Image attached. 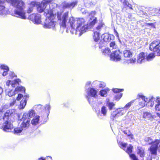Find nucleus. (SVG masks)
I'll list each match as a JSON object with an SVG mask.
<instances>
[{"label": "nucleus", "instance_id": "f257e3e1", "mask_svg": "<svg viewBox=\"0 0 160 160\" xmlns=\"http://www.w3.org/2000/svg\"><path fill=\"white\" fill-rule=\"evenodd\" d=\"M57 12V18L60 21V25L63 28H67L66 32L71 28L70 31L72 34L74 33L81 36L83 33L86 32L88 29V26L85 24V22L83 18H74L71 17L68 18V12H65L62 15V12Z\"/></svg>", "mask_w": 160, "mask_h": 160}, {"label": "nucleus", "instance_id": "f03ea898", "mask_svg": "<svg viewBox=\"0 0 160 160\" xmlns=\"http://www.w3.org/2000/svg\"><path fill=\"white\" fill-rule=\"evenodd\" d=\"M9 1H10L12 5L16 8L14 11L16 17L22 19H26L24 2L22 0H8V2Z\"/></svg>", "mask_w": 160, "mask_h": 160}, {"label": "nucleus", "instance_id": "7ed1b4c3", "mask_svg": "<svg viewBox=\"0 0 160 160\" xmlns=\"http://www.w3.org/2000/svg\"><path fill=\"white\" fill-rule=\"evenodd\" d=\"M44 15L46 17V22L44 25L45 28L55 29L56 22L53 21L55 16L52 11L46 10Z\"/></svg>", "mask_w": 160, "mask_h": 160}, {"label": "nucleus", "instance_id": "20e7f679", "mask_svg": "<svg viewBox=\"0 0 160 160\" xmlns=\"http://www.w3.org/2000/svg\"><path fill=\"white\" fill-rule=\"evenodd\" d=\"M144 140L149 145L152 144L149 150L152 155H156L158 146L160 142V140H156L154 142H153L152 140L150 137L145 138Z\"/></svg>", "mask_w": 160, "mask_h": 160}, {"label": "nucleus", "instance_id": "39448f33", "mask_svg": "<svg viewBox=\"0 0 160 160\" xmlns=\"http://www.w3.org/2000/svg\"><path fill=\"white\" fill-rule=\"evenodd\" d=\"M18 117V119L20 118V115L17 114L15 109H10L6 111L3 117L4 121L8 120L11 121H14Z\"/></svg>", "mask_w": 160, "mask_h": 160}, {"label": "nucleus", "instance_id": "423d86ee", "mask_svg": "<svg viewBox=\"0 0 160 160\" xmlns=\"http://www.w3.org/2000/svg\"><path fill=\"white\" fill-rule=\"evenodd\" d=\"M114 38V37L113 35H110L108 33H105L103 34L101 36V38L102 39L99 40L100 42L99 43H97L95 45L96 47H99L100 48H102L103 46L105 45V42H109L111 40H112Z\"/></svg>", "mask_w": 160, "mask_h": 160}, {"label": "nucleus", "instance_id": "0eeeda50", "mask_svg": "<svg viewBox=\"0 0 160 160\" xmlns=\"http://www.w3.org/2000/svg\"><path fill=\"white\" fill-rule=\"evenodd\" d=\"M127 143L121 142L120 143V148L125 151L129 155V156L132 160H138V158L133 154H131L132 152V149L133 147L131 145L128 147L126 149V147L127 146Z\"/></svg>", "mask_w": 160, "mask_h": 160}, {"label": "nucleus", "instance_id": "6e6552de", "mask_svg": "<svg viewBox=\"0 0 160 160\" xmlns=\"http://www.w3.org/2000/svg\"><path fill=\"white\" fill-rule=\"evenodd\" d=\"M27 118V115L26 113H23L21 118H20L18 120L22 121L20 127L22 129L25 130L28 129L30 125L31 119Z\"/></svg>", "mask_w": 160, "mask_h": 160}, {"label": "nucleus", "instance_id": "1a4fd4ad", "mask_svg": "<svg viewBox=\"0 0 160 160\" xmlns=\"http://www.w3.org/2000/svg\"><path fill=\"white\" fill-rule=\"evenodd\" d=\"M80 10L83 14H86L87 15H89L90 18V25L91 26L94 25L97 22V18L94 17V15L95 14V12L92 11L90 13L83 8H81Z\"/></svg>", "mask_w": 160, "mask_h": 160}, {"label": "nucleus", "instance_id": "9d476101", "mask_svg": "<svg viewBox=\"0 0 160 160\" xmlns=\"http://www.w3.org/2000/svg\"><path fill=\"white\" fill-rule=\"evenodd\" d=\"M78 3V1L77 0L71 2H67L64 1L62 3L60 7L63 9L68 8L70 10H72L77 6Z\"/></svg>", "mask_w": 160, "mask_h": 160}, {"label": "nucleus", "instance_id": "9b49d317", "mask_svg": "<svg viewBox=\"0 0 160 160\" xmlns=\"http://www.w3.org/2000/svg\"><path fill=\"white\" fill-rule=\"evenodd\" d=\"M150 49L153 52H158V55L160 56V42L159 41H154L150 45Z\"/></svg>", "mask_w": 160, "mask_h": 160}, {"label": "nucleus", "instance_id": "f8f14e48", "mask_svg": "<svg viewBox=\"0 0 160 160\" xmlns=\"http://www.w3.org/2000/svg\"><path fill=\"white\" fill-rule=\"evenodd\" d=\"M51 0H44L42 2L41 4H39L37 7V10L40 12H43L44 10V12L46 11V10L51 11V9L50 8V10H48V9L45 10V8H46L47 5L51 2Z\"/></svg>", "mask_w": 160, "mask_h": 160}, {"label": "nucleus", "instance_id": "ddd939ff", "mask_svg": "<svg viewBox=\"0 0 160 160\" xmlns=\"http://www.w3.org/2000/svg\"><path fill=\"white\" fill-rule=\"evenodd\" d=\"M137 153L141 158V160H144V158L145 155V149L142 148L138 147L137 150ZM152 157L150 155L147 156L146 159L145 160H152Z\"/></svg>", "mask_w": 160, "mask_h": 160}, {"label": "nucleus", "instance_id": "4468645a", "mask_svg": "<svg viewBox=\"0 0 160 160\" xmlns=\"http://www.w3.org/2000/svg\"><path fill=\"white\" fill-rule=\"evenodd\" d=\"M110 58L111 60L114 62L120 61L121 58L119 50L117 49L114 51L110 55Z\"/></svg>", "mask_w": 160, "mask_h": 160}, {"label": "nucleus", "instance_id": "2eb2a0df", "mask_svg": "<svg viewBox=\"0 0 160 160\" xmlns=\"http://www.w3.org/2000/svg\"><path fill=\"white\" fill-rule=\"evenodd\" d=\"M121 2L123 4V8L122 9L123 11L127 12L128 10H129V12H132L131 11L133 10L132 6L131 4H129L128 0H121Z\"/></svg>", "mask_w": 160, "mask_h": 160}, {"label": "nucleus", "instance_id": "dca6fc26", "mask_svg": "<svg viewBox=\"0 0 160 160\" xmlns=\"http://www.w3.org/2000/svg\"><path fill=\"white\" fill-rule=\"evenodd\" d=\"M30 19L35 24H38L41 22V15L38 14H32L29 17Z\"/></svg>", "mask_w": 160, "mask_h": 160}, {"label": "nucleus", "instance_id": "f3484780", "mask_svg": "<svg viewBox=\"0 0 160 160\" xmlns=\"http://www.w3.org/2000/svg\"><path fill=\"white\" fill-rule=\"evenodd\" d=\"M4 121L5 122L3 124L2 127L3 130L5 132H10L13 128V125L11 123V121L6 120Z\"/></svg>", "mask_w": 160, "mask_h": 160}, {"label": "nucleus", "instance_id": "a211bd4d", "mask_svg": "<svg viewBox=\"0 0 160 160\" xmlns=\"http://www.w3.org/2000/svg\"><path fill=\"white\" fill-rule=\"evenodd\" d=\"M147 53L143 52L140 53L138 57L137 63L141 64L145 62L146 60Z\"/></svg>", "mask_w": 160, "mask_h": 160}, {"label": "nucleus", "instance_id": "6ab92c4d", "mask_svg": "<svg viewBox=\"0 0 160 160\" xmlns=\"http://www.w3.org/2000/svg\"><path fill=\"white\" fill-rule=\"evenodd\" d=\"M28 95L24 96L23 99L20 102V104L18 106V108L19 109H22L24 108L27 104V98H28Z\"/></svg>", "mask_w": 160, "mask_h": 160}, {"label": "nucleus", "instance_id": "aec40b11", "mask_svg": "<svg viewBox=\"0 0 160 160\" xmlns=\"http://www.w3.org/2000/svg\"><path fill=\"white\" fill-rule=\"evenodd\" d=\"M87 96L95 98L97 93V90L93 88H89L87 91Z\"/></svg>", "mask_w": 160, "mask_h": 160}, {"label": "nucleus", "instance_id": "412c9836", "mask_svg": "<svg viewBox=\"0 0 160 160\" xmlns=\"http://www.w3.org/2000/svg\"><path fill=\"white\" fill-rule=\"evenodd\" d=\"M5 1L8 2V0H0V15H5L7 13V11L3 5Z\"/></svg>", "mask_w": 160, "mask_h": 160}, {"label": "nucleus", "instance_id": "4be33fe9", "mask_svg": "<svg viewBox=\"0 0 160 160\" xmlns=\"http://www.w3.org/2000/svg\"><path fill=\"white\" fill-rule=\"evenodd\" d=\"M107 107L104 106H103L101 107V112L99 111V112L97 113V115L98 117L100 118L102 116H105L107 115Z\"/></svg>", "mask_w": 160, "mask_h": 160}, {"label": "nucleus", "instance_id": "5701e85b", "mask_svg": "<svg viewBox=\"0 0 160 160\" xmlns=\"http://www.w3.org/2000/svg\"><path fill=\"white\" fill-rule=\"evenodd\" d=\"M84 2L86 7L87 8L93 7L96 4V0H84Z\"/></svg>", "mask_w": 160, "mask_h": 160}, {"label": "nucleus", "instance_id": "b1692460", "mask_svg": "<svg viewBox=\"0 0 160 160\" xmlns=\"http://www.w3.org/2000/svg\"><path fill=\"white\" fill-rule=\"evenodd\" d=\"M157 103L155 106V109L156 111H160V97H157L156 100Z\"/></svg>", "mask_w": 160, "mask_h": 160}, {"label": "nucleus", "instance_id": "393cba45", "mask_svg": "<svg viewBox=\"0 0 160 160\" xmlns=\"http://www.w3.org/2000/svg\"><path fill=\"white\" fill-rule=\"evenodd\" d=\"M100 34L98 32L95 31L94 32L93 36L94 41L96 42H97V43L98 42V43H99L100 42L99 40H101V39H99Z\"/></svg>", "mask_w": 160, "mask_h": 160}, {"label": "nucleus", "instance_id": "a878e982", "mask_svg": "<svg viewBox=\"0 0 160 160\" xmlns=\"http://www.w3.org/2000/svg\"><path fill=\"white\" fill-rule=\"evenodd\" d=\"M115 111L116 112H117L118 115H119V116L122 115L126 112V110L124 109L123 108H117Z\"/></svg>", "mask_w": 160, "mask_h": 160}, {"label": "nucleus", "instance_id": "bb28decb", "mask_svg": "<svg viewBox=\"0 0 160 160\" xmlns=\"http://www.w3.org/2000/svg\"><path fill=\"white\" fill-rule=\"evenodd\" d=\"M40 116L38 115L36 116L31 121V123L32 125H37L39 120Z\"/></svg>", "mask_w": 160, "mask_h": 160}, {"label": "nucleus", "instance_id": "cd10ccee", "mask_svg": "<svg viewBox=\"0 0 160 160\" xmlns=\"http://www.w3.org/2000/svg\"><path fill=\"white\" fill-rule=\"evenodd\" d=\"M155 117H156L152 115L151 113L149 112H146L143 113V118H144L149 119L151 118H154Z\"/></svg>", "mask_w": 160, "mask_h": 160}, {"label": "nucleus", "instance_id": "c85d7f7f", "mask_svg": "<svg viewBox=\"0 0 160 160\" xmlns=\"http://www.w3.org/2000/svg\"><path fill=\"white\" fill-rule=\"evenodd\" d=\"M24 113H26L27 115L28 118H30L34 117L35 115V112L32 109L28 111V112H25Z\"/></svg>", "mask_w": 160, "mask_h": 160}, {"label": "nucleus", "instance_id": "c756f323", "mask_svg": "<svg viewBox=\"0 0 160 160\" xmlns=\"http://www.w3.org/2000/svg\"><path fill=\"white\" fill-rule=\"evenodd\" d=\"M106 101V105L109 108V110H112V109L113 107L115 105V104L112 102H110L109 99H107Z\"/></svg>", "mask_w": 160, "mask_h": 160}, {"label": "nucleus", "instance_id": "7c9ffc66", "mask_svg": "<svg viewBox=\"0 0 160 160\" xmlns=\"http://www.w3.org/2000/svg\"><path fill=\"white\" fill-rule=\"evenodd\" d=\"M36 5V3L35 2H32L30 3L29 6L28 7V9L27 10V12L28 13H30L31 12L33 9V7Z\"/></svg>", "mask_w": 160, "mask_h": 160}, {"label": "nucleus", "instance_id": "2f4dec72", "mask_svg": "<svg viewBox=\"0 0 160 160\" xmlns=\"http://www.w3.org/2000/svg\"><path fill=\"white\" fill-rule=\"evenodd\" d=\"M123 55L125 57L130 58L132 57V52L129 50H126L123 51Z\"/></svg>", "mask_w": 160, "mask_h": 160}, {"label": "nucleus", "instance_id": "473e14b6", "mask_svg": "<svg viewBox=\"0 0 160 160\" xmlns=\"http://www.w3.org/2000/svg\"><path fill=\"white\" fill-rule=\"evenodd\" d=\"M155 56L153 53H151L147 55L146 56V60L147 61H150L152 60L154 58Z\"/></svg>", "mask_w": 160, "mask_h": 160}, {"label": "nucleus", "instance_id": "72a5a7b5", "mask_svg": "<svg viewBox=\"0 0 160 160\" xmlns=\"http://www.w3.org/2000/svg\"><path fill=\"white\" fill-rule=\"evenodd\" d=\"M44 108L46 112L47 117H48L50 113L51 109V106L49 104L46 105L44 106Z\"/></svg>", "mask_w": 160, "mask_h": 160}, {"label": "nucleus", "instance_id": "f704fd0d", "mask_svg": "<svg viewBox=\"0 0 160 160\" xmlns=\"http://www.w3.org/2000/svg\"><path fill=\"white\" fill-rule=\"evenodd\" d=\"M109 91L108 88H106L100 91V94L101 96L105 97L107 95V92Z\"/></svg>", "mask_w": 160, "mask_h": 160}, {"label": "nucleus", "instance_id": "c9c22d12", "mask_svg": "<svg viewBox=\"0 0 160 160\" xmlns=\"http://www.w3.org/2000/svg\"><path fill=\"white\" fill-rule=\"evenodd\" d=\"M20 82V80L19 79H16L13 81H11V86L12 87H15L18 84V82Z\"/></svg>", "mask_w": 160, "mask_h": 160}, {"label": "nucleus", "instance_id": "e433bc0d", "mask_svg": "<svg viewBox=\"0 0 160 160\" xmlns=\"http://www.w3.org/2000/svg\"><path fill=\"white\" fill-rule=\"evenodd\" d=\"M25 92V89L22 86H18L15 89V92Z\"/></svg>", "mask_w": 160, "mask_h": 160}, {"label": "nucleus", "instance_id": "4c0bfd02", "mask_svg": "<svg viewBox=\"0 0 160 160\" xmlns=\"http://www.w3.org/2000/svg\"><path fill=\"white\" fill-rule=\"evenodd\" d=\"M110 47L111 49H117L118 47L114 42H111L110 43Z\"/></svg>", "mask_w": 160, "mask_h": 160}, {"label": "nucleus", "instance_id": "58836bf2", "mask_svg": "<svg viewBox=\"0 0 160 160\" xmlns=\"http://www.w3.org/2000/svg\"><path fill=\"white\" fill-rule=\"evenodd\" d=\"M102 53L105 55H108L110 52V50L108 48H105L102 50Z\"/></svg>", "mask_w": 160, "mask_h": 160}, {"label": "nucleus", "instance_id": "ea45409f", "mask_svg": "<svg viewBox=\"0 0 160 160\" xmlns=\"http://www.w3.org/2000/svg\"><path fill=\"white\" fill-rule=\"evenodd\" d=\"M11 81L8 80L7 81L6 84L4 85L5 91H7L8 89H10L9 87L11 85Z\"/></svg>", "mask_w": 160, "mask_h": 160}, {"label": "nucleus", "instance_id": "a19ab883", "mask_svg": "<svg viewBox=\"0 0 160 160\" xmlns=\"http://www.w3.org/2000/svg\"><path fill=\"white\" fill-rule=\"evenodd\" d=\"M136 60L135 58H132L128 60H126L125 62L126 63L128 64H134L136 62Z\"/></svg>", "mask_w": 160, "mask_h": 160}, {"label": "nucleus", "instance_id": "79ce46f5", "mask_svg": "<svg viewBox=\"0 0 160 160\" xmlns=\"http://www.w3.org/2000/svg\"><path fill=\"white\" fill-rule=\"evenodd\" d=\"M23 130H24V129H22V128L21 127L15 128L14 130V133L15 134H18L20 133Z\"/></svg>", "mask_w": 160, "mask_h": 160}, {"label": "nucleus", "instance_id": "37998d69", "mask_svg": "<svg viewBox=\"0 0 160 160\" xmlns=\"http://www.w3.org/2000/svg\"><path fill=\"white\" fill-rule=\"evenodd\" d=\"M10 89H8V90L6 91L7 94L9 97H12L16 93L15 91L14 92L13 90H9Z\"/></svg>", "mask_w": 160, "mask_h": 160}, {"label": "nucleus", "instance_id": "c03bdc74", "mask_svg": "<svg viewBox=\"0 0 160 160\" xmlns=\"http://www.w3.org/2000/svg\"><path fill=\"white\" fill-rule=\"evenodd\" d=\"M133 101H132L130 102L127 103L124 107L123 108L124 109L126 110V112L127 110L131 107L132 104L134 102Z\"/></svg>", "mask_w": 160, "mask_h": 160}, {"label": "nucleus", "instance_id": "a18cd8bd", "mask_svg": "<svg viewBox=\"0 0 160 160\" xmlns=\"http://www.w3.org/2000/svg\"><path fill=\"white\" fill-rule=\"evenodd\" d=\"M138 97L141 98L144 102H148L149 100L147 98H146L143 95L141 94H140L138 95Z\"/></svg>", "mask_w": 160, "mask_h": 160}, {"label": "nucleus", "instance_id": "49530a36", "mask_svg": "<svg viewBox=\"0 0 160 160\" xmlns=\"http://www.w3.org/2000/svg\"><path fill=\"white\" fill-rule=\"evenodd\" d=\"M155 100V99L153 96H152L149 98L148 102H151V105H150V106L151 107H152L153 106V105H154L153 102Z\"/></svg>", "mask_w": 160, "mask_h": 160}, {"label": "nucleus", "instance_id": "de8ad7c7", "mask_svg": "<svg viewBox=\"0 0 160 160\" xmlns=\"http://www.w3.org/2000/svg\"><path fill=\"white\" fill-rule=\"evenodd\" d=\"M122 93H119L115 95L114 97L115 99L117 101H119L121 98L122 97Z\"/></svg>", "mask_w": 160, "mask_h": 160}, {"label": "nucleus", "instance_id": "09e8293b", "mask_svg": "<svg viewBox=\"0 0 160 160\" xmlns=\"http://www.w3.org/2000/svg\"><path fill=\"white\" fill-rule=\"evenodd\" d=\"M89 96H87V98L88 99V101L90 104L92 105L93 102V99L92 97Z\"/></svg>", "mask_w": 160, "mask_h": 160}, {"label": "nucleus", "instance_id": "8fccbe9b", "mask_svg": "<svg viewBox=\"0 0 160 160\" xmlns=\"http://www.w3.org/2000/svg\"><path fill=\"white\" fill-rule=\"evenodd\" d=\"M0 68L2 70H9V67L8 66L4 65H1L0 66Z\"/></svg>", "mask_w": 160, "mask_h": 160}, {"label": "nucleus", "instance_id": "3c124183", "mask_svg": "<svg viewBox=\"0 0 160 160\" xmlns=\"http://www.w3.org/2000/svg\"><path fill=\"white\" fill-rule=\"evenodd\" d=\"M112 91L114 92L117 93L123 91V89H122L114 88L112 89Z\"/></svg>", "mask_w": 160, "mask_h": 160}, {"label": "nucleus", "instance_id": "603ef678", "mask_svg": "<svg viewBox=\"0 0 160 160\" xmlns=\"http://www.w3.org/2000/svg\"><path fill=\"white\" fill-rule=\"evenodd\" d=\"M119 117V115H118V114L117 113V112H116V111H113L112 113V118H113V119L114 118H115L116 117Z\"/></svg>", "mask_w": 160, "mask_h": 160}, {"label": "nucleus", "instance_id": "864d4df0", "mask_svg": "<svg viewBox=\"0 0 160 160\" xmlns=\"http://www.w3.org/2000/svg\"><path fill=\"white\" fill-rule=\"evenodd\" d=\"M98 86L100 88H103L105 86L106 84L103 82H100Z\"/></svg>", "mask_w": 160, "mask_h": 160}, {"label": "nucleus", "instance_id": "5fc2aeb1", "mask_svg": "<svg viewBox=\"0 0 160 160\" xmlns=\"http://www.w3.org/2000/svg\"><path fill=\"white\" fill-rule=\"evenodd\" d=\"M103 25H104V24H103L102 23H100L98 25V26L97 27H96V29L98 31L100 30L101 29V28L102 27Z\"/></svg>", "mask_w": 160, "mask_h": 160}, {"label": "nucleus", "instance_id": "6e6d98bb", "mask_svg": "<svg viewBox=\"0 0 160 160\" xmlns=\"http://www.w3.org/2000/svg\"><path fill=\"white\" fill-rule=\"evenodd\" d=\"M9 76L12 78L16 77V75L15 73L12 72L10 71L9 73Z\"/></svg>", "mask_w": 160, "mask_h": 160}, {"label": "nucleus", "instance_id": "4d7b16f0", "mask_svg": "<svg viewBox=\"0 0 160 160\" xmlns=\"http://www.w3.org/2000/svg\"><path fill=\"white\" fill-rule=\"evenodd\" d=\"M139 105L142 107H144L146 105V103L143 101L140 102L139 103Z\"/></svg>", "mask_w": 160, "mask_h": 160}, {"label": "nucleus", "instance_id": "13d9d810", "mask_svg": "<svg viewBox=\"0 0 160 160\" xmlns=\"http://www.w3.org/2000/svg\"><path fill=\"white\" fill-rule=\"evenodd\" d=\"M22 97H23V95L22 94H19L17 98V100H19Z\"/></svg>", "mask_w": 160, "mask_h": 160}, {"label": "nucleus", "instance_id": "bf43d9fd", "mask_svg": "<svg viewBox=\"0 0 160 160\" xmlns=\"http://www.w3.org/2000/svg\"><path fill=\"white\" fill-rule=\"evenodd\" d=\"M3 71V72L2 74V75L4 76H6L8 74V72L9 70H4Z\"/></svg>", "mask_w": 160, "mask_h": 160}, {"label": "nucleus", "instance_id": "052dcab7", "mask_svg": "<svg viewBox=\"0 0 160 160\" xmlns=\"http://www.w3.org/2000/svg\"><path fill=\"white\" fill-rule=\"evenodd\" d=\"M16 103V100H13L12 102L10 103V106L11 107H13L15 105Z\"/></svg>", "mask_w": 160, "mask_h": 160}, {"label": "nucleus", "instance_id": "680f3d73", "mask_svg": "<svg viewBox=\"0 0 160 160\" xmlns=\"http://www.w3.org/2000/svg\"><path fill=\"white\" fill-rule=\"evenodd\" d=\"M99 83L100 81H95L93 82L92 84L96 85V86H97L99 85Z\"/></svg>", "mask_w": 160, "mask_h": 160}, {"label": "nucleus", "instance_id": "e2e57ef3", "mask_svg": "<svg viewBox=\"0 0 160 160\" xmlns=\"http://www.w3.org/2000/svg\"><path fill=\"white\" fill-rule=\"evenodd\" d=\"M146 26H151L152 27H153V24L152 23H146L145 24Z\"/></svg>", "mask_w": 160, "mask_h": 160}, {"label": "nucleus", "instance_id": "0e129e2a", "mask_svg": "<svg viewBox=\"0 0 160 160\" xmlns=\"http://www.w3.org/2000/svg\"><path fill=\"white\" fill-rule=\"evenodd\" d=\"M36 108V109L37 110H38L39 109H40L41 108L42 109V106L41 105H38L37 106Z\"/></svg>", "mask_w": 160, "mask_h": 160}, {"label": "nucleus", "instance_id": "69168bd1", "mask_svg": "<svg viewBox=\"0 0 160 160\" xmlns=\"http://www.w3.org/2000/svg\"><path fill=\"white\" fill-rule=\"evenodd\" d=\"M128 18L129 19H131L132 18V15L131 14L129 13H128Z\"/></svg>", "mask_w": 160, "mask_h": 160}, {"label": "nucleus", "instance_id": "338daca9", "mask_svg": "<svg viewBox=\"0 0 160 160\" xmlns=\"http://www.w3.org/2000/svg\"><path fill=\"white\" fill-rule=\"evenodd\" d=\"M114 34L117 37H118V34L117 32V31L115 29H114Z\"/></svg>", "mask_w": 160, "mask_h": 160}, {"label": "nucleus", "instance_id": "774afa93", "mask_svg": "<svg viewBox=\"0 0 160 160\" xmlns=\"http://www.w3.org/2000/svg\"><path fill=\"white\" fill-rule=\"evenodd\" d=\"M91 83V82L90 81H88L87 83H86V86H88Z\"/></svg>", "mask_w": 160, "mask_h": 160}]
</instances>
